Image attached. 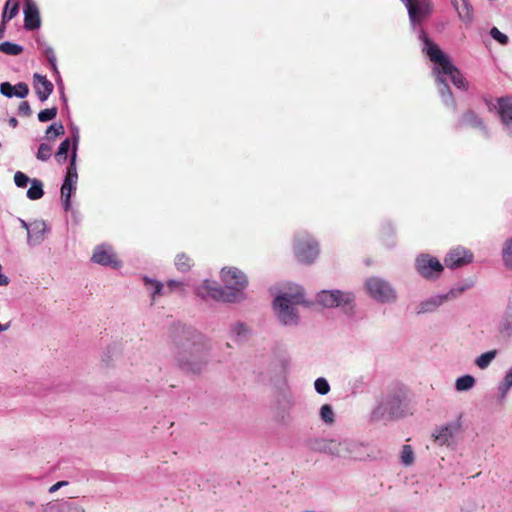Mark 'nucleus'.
Wrapping results in <instances>:
<instances>
[{"label": "nucleus", "mask_w": 512, "mask_h": 512, "mask_svg": "<svg viewBox=\"0 0 512 512\" xmlns=\"http://www.w3.org/2000/svg\"><path fill=\"white\" fill-rule=\"evenodd\" d=\"M419 39L423 41V51L434 63L433 73L436 77L438 90L445 105L454 106L452 94L447 85V78L460 89L466 88V81L460 71L451 63L449 57L441 49L432 43L422 29L418 30Z\"/></svg>", "instance_id": "nucleus-1"}, {"label": "nucleus", "mask_w": 512, "mask_h": 512, "mask_svg": "<svg viewBox=\"0 0 512 512\" xmlns=\"http://www.w3.org/2000/svg\"><path fill=\"white\" fill-rule=\"evenodd\" d=\"M223 288L216 282L203 281L196 289L198 296L226 303H240L247 298L245 292L249 281L247 275L236 267H224L220 272Z\"/></svg>", "instance_id": "nucleus-2"}, {"label": "nucleus", "mask_w": 512, "mask_h": 512, "mask_svg": "<svg viewBox=\"0 0 512 512\" xmlns=\"http://www.w3.org/2000/svg\"><path fill=\"white\" fill-rule=\"evenodd\" d=\"M308 307L304 291L300 286L290 287L281 291L274 298L272 309L280 325L284 327H297L301 323L299 307Z\"/></svg>", "instance_id": "nucleus-3"}, {"label": "nucleus", "mask_w": 512, "mask_h": 512, "mask_svg": "<svg viewBox=\"0 0 512 512\" xmlns=\"http://www.w3.org/2000/svg\"><path fill=\"white\" fill-rule=\"evenodd\" d=\"M186 334L185 340L177 343V363L185 372L200 373L208 363L202 343L203 337L195 331H187Z\"/></svg>", "instance_id": "nucleus-4"}, {"label": "nucleus", "mask_w": 512, "mask_h": 512, "mask_svg": "<svg viewBox=\"0 0 512 512\" xmlns=\"http://www.w3.org/2000/svg\"><path fill=\"white\" fill-rule=\"evenodd\" d=\"M364 289L367 295L377 303L392 304L398 299L396 289L389 281L381 277H368L364 281Z\"/></svg>", "instance_id": "nucleus-5"}, {"label": "nucleus", "mask_w": 512, "mask_h": 512, "mask_svg": "<svg viewBox=\"0 0 512 512\" xmlns=\"http://www.w3.org/2000/svg\"><path fill=\"white\" fill-rule=\"evenodd\" d=\"M316 301L325 308L339 307L347 312L352 310L355 296L349 291L322 290L317 294Z\"/></svg>", "instance_id": "nucleus-6"}, {"label": "nucleus", "mask_w": 512, "mask_h": 512, "mask_svg": "<svg viewBox=\"0 0 512 512\" xmlns=\"http://www.w3.org/2000/svg\"><path fill=\"white\" fill-rule=\"evenodd\" d=\"M334 457L364 461L369 457L367 453V446L354 439L345 438L342 440H335Z\"/></svg>", "instance_id": "nucleus-7"}, {"label": "nucleus", "mask_w": 512, "mask_h": 512, "mask_svg": "<svg viewBox=\"0 0 512 512\" xmlns=\"http://www.w3.org/2000/svg\"><path fill=\"white\" fill-rule=\"evenodd\" d=\"M294 254L301 263L310 264L319 255L317 241L307 233H299L294 238Z\"/></svg>", "instance_id": "nucleus-8"}, {"label": "nucleus", "mask_w": 512, "mask_h": 512, "mask_svg": "<svg viewBox=\"0 0 512 512\" xmlns=\"http://www.w3.org/2000/svg\"><path fill=\"white\" fill-rule=\"evenodd\" d=\"M400 404L401 399L397 394L390 393L382 396L371 412V419L373 421H380L397 415Z\"/></svg>", "instance_id": "nucleus-9"}, {"label": "nucleus", "mask_w": 512, "mask_h": 512, "mask_svg": "<svg viewBox=\"0 0 512 512\" xmlns=\"http://www.w3.org/2000/svg\"><path fill=\"white\" fill-rule=\"evenodd\" d=\"M401 2L407 9L409 21L414 30H417L432 13L430 0H405Z\"/></svg>", "instance_id": "nucleus-10"}, {"label": "nucleus", "mask_w": 512, "mask_h": 512, "mask_svg": "<svg viewBox=\"0 0 512 512\" xmlns=\"http://www.w3.org/2000/svg\"><path fill=\"white\" fill-rule=\"evenodd\" d=\"M415 269L421 277L427 280H436L442 274L444 266L436 257L420 254L415 259Z\"/></svg>", "instance_id": "nucleus-11"}, {"label": "nucleus", "mask_w": 512, "mask_h": 512, "mask_svg": "<svg viewBox=\"0 0 512 512\" xmlns=\"http://www.w3.org/2000/svg\"><path fill=\"white\" fill-rule=\"evenodd\" d=\"M494 108L500 118L503 131L512 138V96L497 98Z\"/></svg>", "instance_id": "nucleus-12"}, {"label": "nucleus", "mask_w": 512, "mask_h": 512, "mask_svg": "<svg viewBox=\"0 0 512 512\" xmlns=\"http://www.w3.org/2000/svg\"><path fill=\"white\" fill-rule=\"evenodd\" d=\"M91 260L103 266H111L113 268L121 266V262L118 260L113 248L106 244L99 245L94 249Z\"/></svg>", "instance_id": "nucleus-13"}, {"label": "nucleus", "mask_w": 512, "mask_h": 512, "mask_svg": "<svg viewBox=\"0 0 512 512\" xmlns=\"http://www.w3.org/2000/svg\"><path fill=\"white\" fill-rule=\"evenodd\" d=\"M460 429L458 423H448L434 431V441L440 446H451L455 444V437Z\"/></svg>", "instance_id": "nucleus-14"}, {"label": "nucleus", "mask_w": 512, "mask_h": 512, "mask_svg": "<svg viewBox=\"0 0 512 512\" xmlns=\"http://www.w3.org/2000/svg\"><path fill=\"white\" fill-rule=\"evenodd\" d=\"M472 259L471 252L463 247H456L447 253L444 263L448 268L454 269L470 263Z\"/></svg>", "instance_id": "nucleus-15"}, {"label": "nucleus", "mask_w": 512, "mask_h": 512, "mask_svg": "<svg viewBox=\"0 0 512 512\" xmlns=\"http://www.w3.org/2000/svg\"><path fill=\"white\" fill-rule=\"evenodd\" d=\"M447 301L445 294L431 295L416 305L415 312L417 315L434 313Z\"/></svg>", "instance_id": "nucleus-16"}, {"label": "nucleus", "mask_w": 512, "mask_h": 512, "mask_svg": "<svg viewBox=\"0 0 512 512\" xmlns=\"http://www.w3.org/2000/svg\"><path fill=\"white\" fill-rule=\"evenodd\" d=\"M497 331L503 338L512 337V296L508 298L505 310L497 323Z\"/></svg>", "instance_id": "nucleus-17"}, {"label": "nucleus", "mask_w": 512, "mask_h": 512, "mask_svg": "<svg viewBox=\"0 0 512 512\" xmlns=\"http://www.w3.org/2000/svg\"><path fill=\"white\" fill-rule=\"evenodd\" d=\"M49 228L45 221L35 220L32 222V226L27 234V243L29 246L40 245L46 236Z\"/></svg>", "instance_id": "nucleus-18"}, {"label": "nucleus", "mask_w": 512, "mask_h": 512, "mask_svg": "<svg viewBox=\"0 0 512 512\" xmlns=\"http://www.w3.org/2000/svg\"><path fill=\"white\" fill-rule=\"evenodd\" d=\"M335 440L325 437H313L307 440V447L309 450L317 453H325L334 455Z\"/></svg>", "instance_id": "nucleus-19"}, {"label": "nucleus", "mask_w": 512, "mask_h": 512, "mask_svg": "<svg viewBox=\"0 0 512 512\" xmlns=\"http://www.w3.org/2000/svg\"><path fill=\"white\" fill-rule=\"evenodd\" d=\"M79 139H80L79 130H78V128H74L73 135H72V140H73L72 154H71L70 164H69V167L67 169V173H66V176L64 179L65 182H70V183H74V184H77V180H78V174H77V169H76V157H77V148H78V144H79Z\"/></svg>", "instance_id": "nucleus-20"}, {"label": "nucleus", "mask_w": 512, "mask_h": 512, "mask_svg": "<svg viewBox=\"0 0 512 512\" xmlns=\"http://www.w3.org/2000/svg\"><path fill=\"white\" fill-rule=\"evenodd\" d=\"M40 15L37 5L32 0L25 1L24 8V26L28 30H34L40 27Z\"/></svg>", "instance_id": "nucleus-21"}, {"label": "nucleus", "mask_w": 512, "mask_h": 512, "mask_svg": "<svg viewBox=\"0 0 512 512\" xmlns=\"http://www.w3.org/2000/svg\"><path fill=\"white\" fill-rule=\"evenodd\" d=\"M34 87L40 101L44 102L53 92V84L43 75L35 73L33 76Z\"/></svg>", "instance_id": "nucleus-22"}, {"label": "nucleus", "mask_w": 512, "mask_h": 512, "mask_svg": "<svg viewBox=\"0 0 512 512\" xmlns=\"http://www.w3.org/2000/svg\"><path fill=\"white\" fill-rule=\"evenodd\" d=\"M0 93L5 97L12 98H25L29 93V88L26 83L20 82L15 86L9 82H3L0 84Z\"/></svg>", "instance_id": "nucleus-23"}, {"label": "nucleus", "mask_w": 512, "mask_h": 512, "mask_svg": "<svg viewBox=\"0 0 512 512\" xmlns=\"http://www.w3.org/2000/svg\"><path fill=\"white\" fill-rule=\"evenodd\" d=\"M143 281H144V284H145L147 290L151 294V299L153 302L157 301V299L159 297L167 294L165 285L163 283H161L160 281L151 279L149 277H144Z\"/></svg>", "instance_id": "nucleus-24"}, {"label": "nucleus", "mask_w": 512, "mask_h": 512, "mask_svg": "<svg viewBox=\"0 0 512 512\" xmlns=\"http://www.w3.org/2000/svg\"><path fill=\"white\" fill-rule=\"evenodd\" d=\"M453 5L460 19H462L465 22H470L472 20L473 10L471 5L466 0H454Z\"/></svg>", "instance_id": "nucleus-25"}, {"label": "nucleus", "mask_w": 512, "mask_h": 512, "mask_svg": "<svg viewBox=\"0 0 512 512\" xmlns=\"http://www.w3.org/2000/svg\"><path fill=\"white\" fill-rule=\"evenodd\" d=\"M250 332V328L243 322H235L229 327L230 336L236 340L246 339Z\"/></svg>", "instance_id": "nucleus-26"}, {"label": "nucleus", "mask_w": 512, "mask_h": 512, "mask_svg": "<svg viewBox=\"0 0 512 512\" xmlns=\"http://www.w3.org/2000/svg\"><path fill=\"white\" fill-rule=\"evenodd\" d=\"M76 185L77 184L64 181L61 186V200L65 211H69L71 209L70 198L72 193L76 190Z\"/></svg>", "instance_id": "nucleus-27"}, {"label": "nucleus", "mask_w": 512, "mask_h": 512, "mask_svg": "<svg viewBox=\"0 0 512 512\" xmlns=\"http://www.w3.org/2000/svg\"><path fill=\"white\" fill-rule=\"evenodd\" d=\"M320 420L327 426H332L335 423L336 415L332 405L323 404L319 409Z\"/></svg>", "instance_id": "nucleus-28"}, {"label": "nucleus", "mask_w": 512, "mask_h": 512, "mask_svg": "<svg viewBox=\"0 0 512 512\" xmlns=\"http://www.w3.org/2000/svg\"><path fill=\"white\" fill-rule=\"evenodd\" d=\"M476 380L472 375H463L456 379L455 389L458 392H465L471 390L475 386Z\"/></svg>", "instance_id": "nucleus-29"}, {"label": "nucleus", "mask_w": 512, "mask_h": 512, "mask_svg": "<svg viewBox=\"0 0 512 512\" xmlns=\"http://www.w3.org/2000/svg\"><path fill=\"white\" fill-rule=\"evenodd\" d=\"M30 184H31V186L27 191V197L30 200H38V199L42 198V196L44 195L42 181L34 178L30 181Z\"/></svg>", "instance_id": "nucleus-30"}, {"label": "nucleus", "mask_w": 512, "mask_h": 512, "mask_svg": "<svg viewBox=\"0 0 512 512\" xmlns=\"http://www.w3.org/2000/svg\"><path fill=\"white\" fill-rule=\"evenodd\" d=\"M501 255L506 269L512 270V237L506 239L503 243Z\"/></svg>", "instance_id": "nucleus-31"}, {"label": "nucleus", "mask_w": 512, "mask_h": 512, "mask_svg": "<svg viewBox=\"0 0 512 512\" xmlns=\"http://www.w3.org/2000/svg\"><path fill=\"white\" fill-rule=\"evenodd\" d=\"M498 351L497 350H490L485 353H482L475 359V364L478 368L481 370H484L489 367V365L492 363V361L497 356Z\"/></svg>", "instance_id": "nucleus-32"}, {"label": "nucleus", "mask_w": 512, "mask_h": 512, "mask_svg": "<svg viewBox=\"0 0 512 512\" xmlns=\"http://www.w3.org/2000/svg\"><path fill=\"white\" fill-rule=\"evenodd\" d=\"M175 266L178 271L187 272L193 266V260L185 253H179L175 258Z\"/></svg>", "instance_id": "nucleus-33"}, {"label": "nucleus", "mask_w": 512, "mask_h": 512, "mask_svg": "<svg viewBox=\"0 0 512 512\" xmlns=\"http://www.w3.org/2000/svg\"><path fill=\"white\" fill-rule=\"evenodd\" d=\"M462 124L484 130L483 121L473 112H467L462 117Z\"/></svg>", "instance_id": "nucleus-34"}, {"label": "nucleus", "mask_w": 512, "mask_h": 512, "mask_svg": "<svg viewBox=\"0 0 512 512\" xmlns=\"http://www.w3.org/2000/svg\"><path fill=\"white\" fill-rule=\"evenodd\" d=\"M511 388H512V373L507 371L503 380L498 385L499 399L504 400Z\"/></svg>", "instance_id": "nucleus-35"}, {"label": "nucleus", "mask_w": 512, "mask_h": 512, "mask_svg": "<svg viewBox=\"0 0 512 512\" xmlns=\"http://www.w3.org/2000/svg\"><path fill=\"white\" fill-rule=\"evenodd\" d=\"M18 12V2L13 0H7L2 15V21L5 24L16 16Z\"/></svg>", "instance_id": "nucleus-36"}, {"label": "nucleus", "mask_w": 512, "mask_h": 512, "mask_svg": "<svg viewBox=\"0 0 512 512\" xmlns=\"http://www.w3.org/2000/svg\"><path fill=\"white\" fill-rule=\"evenodd\" d=\"M22 51H23V47L18 44H15V43H12L9 41L0 43V52H2L4 54L17 56V55L21 54Z\"/></svg>", "instance_id": "nucleus-37"}, {"label": "nucleus", "mask_w": 512, "mask_h": 512, "mask_svg": "<svg viewBox=\"0 0 512 512\" xmlns=\"http://www.w3.org/2000/svg\"><path fill=\"white\" fill-rule=\"evenodd\" d=\"M39 44H40V46H42L43 54L47 58L52 70L58 74V68L56 65V56H55L53 48L45 43H39Z\"/></svg>", "instance_id": "nucleus-38"}, {"label": "nucleus", "mask_w": 512, "mask_h": 512, "mask_svg": "<svg viewBox=\"0 0 512 512\" xmlns=\"http://www.w3.org/2000/svg\"><path fill=\"white\" fill-rule=\"evenodd\" d=\"M70 140L69 139H65L59 146L58 148V151L55 155L56 157V160L59 162V163H63L66 161L67 159V154H68V151L70 149Z\"/></svg>", "instance_id": "nucleus-39"}, {"label": "nucleus", "mask_w": 512, "mask_h": 512, "mask_svg": "<svg viewBox=\"0 0 512 512\" xmlns=\"http://www.w3.org/2000/svg\"><path fill=\"white\" fill-rule=\"evenodd\" d=\"M400 459H401V462L405 466H409V465L413 464V462H414V452H413L411 446H409V445H404L403 446L402 451H401Z\"/></svg>", "instance_id": "nucleus-40"}, {"label": "nucleus", "mask_w": 512, "mask_h": 512, "mask_svg": "<svg viewBox=\"0 0 512 512\" xmlns=\"http://www.w3.org/2000/svg\"><path fill=\"white\" fill-rule=\"evenodd\" d=\"M314 388L316 392L320 395H326L330 391V385L328 381L323 377H319L315 380Z\"/></svg>", "instance_id": "nucleus-41"}, {"label": "nucleus", "mask_w": 512, "mask_h": 512, "mask_svg": "<svg viewBox=\"0 0 512 512\" xmlns=\"http://www.w3.org/2000/svg\"><path fill=\"white\" fill-rule=\"evenodd\" d=\"M64 134V126L61 123H52L46 129V137L48 139H52L53 137H57Z\"/></svg>", "instance_id": "nucleus-42"}, {"label": "nucleus", "mask_w": 512, "mask_h": 512, "mask_svg": "<svg viewBox=\"0 0 512 512\" xmlns=\"http://www.w3.org/2000/svg\"><path fill=\"white\" fill-rule=\"evenodd\" d=\"M490 36L501 45H507L509 38L502 33L497 27H492L489 32Z\"/></svg>", "instance_id": "nucleus-43"}, {"label": "nucleus", "mask_w": 512, "mask_h": 512, "mask_svg": "<svg viewBox=\"0 0 512 512\" xmlns=\"http://www.w3.org/2000/svg\"><path fill=\"white\" fill-rule=\"evenodd\" d=\"M57 115V108L52 107L44 109L38 113V120L40 122H47L53 120Z\"/></svg>", "instance_id": "nucleus-44"}, {"label": "nucleus", "mask_w": 512, "mask_h": 512, "mask_svg": "<svg viewBox=\"0 0 512 512\" xmlns=\"http://www.w3.org/2000/svg\"><path fill=\"white\" fill-rule=\"evenodd\" d=\"M65 501H51L43 507V512H65Z\"/></svg>", "instance_id": "nucleus-45"}, {"label": "nucleus", "mask_w": 512, "mask_h": 512, "mask_svg": "<svg viewBox=\"0 0 512 512\" xmlns=\"http://www.w3.org/2000/svg\"><path fill=\"white\" fill-rule=\"evenodd\" d=\"M469 288H470V285L456 286V287L451 288L447 293H445V296H447L448 301L453 300V299L458 298Z\"/></svg>", "instance_id": "nucleus-46"}, {"label": "nucleus", "mask_w": 512, "mask_h": 512, "mask_svg": "<svg viewBox=\"0 0 512 512\" xmlns=\"http://www.w3.org/2000/svg\"><path fill=\"white\" fill-rule=\"evenodd\" d=\"M51 146L48 144L42 143L40 144L37 152V158L41 161H46L51 157Z\"/></svg>", "instance_id": "nucleus-47"}, {"label": "nucleus", "mask_w": 512, "mask_h": 512, "mask_svg": "<svg viewBox=\"0 0 512 512\" xmlns=\"http://www.w3.org/2000/svg\"><path fill=\"white\" fill-rule=\"evenodd\" d=\"M32 179H30L26 174L23 172L17 171L14 175V182L15 185L19 188H24L27 186L28 183H30Z\"/></svg>", "instance_id": "nucleus-48"}, {"label": "nucleus", "mask_w": 512, "mask_h": 512, "mask_svg": "<svg viewBox=\"0 0 512 512\" xmlns=\"http://www.w3.org/2000/svg\"><path fill=\"white\" fill-rule=\"evenodd\" d=\"M184 286V283L181 282V281H176V280H170L167 282L166 286H165V289H166V292L167 294L174 291V290H177V289H182Z\"/></svg>", "instance_id": "nucleus-49"}, {"label": "nucleus", "mask_w": 512, "mask_h": 512, "mask_svg": "<svg viewBox=\"0 0 512 512\" xmlns=\"http://www.w3.org/2000/svg\"><path fill=\"white\" fill-rule=\"evenodd\" d=\"M18 113L21 116H30L32 114L31 107L27 101H23L18 108Z\"/></svg>", "instance_id": "nucleus-50"}, {"label": "nucleus", "mask_w": 512, "mask_h": 512, "mask_svg": "<svg viewBox=\"0 0 512 512\" xmlns=\"http://www.w3.org/2000/svg\"><path fill=\"white\" fill-rule=\"evenodd\" d=\"M65 512H85V509L82 508L81 506L73 503V502H69V501H65Z\"/></svg>", "instance_id": "nucleus-51"}, {"label": "nucleus", "mask_w": 512, "mask_h": 512, "mask_svg": "<svg viewBox=\"0 0 512 512\" xmlns=\"http://www.w3.org/2000/svg\"><path fill=\"white\" fill-rule=\"evenodd\" d=\"M68 485V482L67 481H59L57 483H55L54 485H52L50 488H49V493L53 494L55 493L56 491H58L60 488L62 487H65Z\"/></svg>", "instance_id": "nucleus-52"}, {"label": "nucleus", "mask_w": 512, "mask_h": 512, "mask_svg": "<svg viewBox=\"0 0 512 512\" xmlns=\"http://www.w3.org/2000/svg\"><path fill=\"white\" fill-rule=\"evenodd\" d=\"M19 222H20V224H21V227H22V228H24V229L27 231V233H28V232H29V230H30V228H31V226H32V222H31V223H27V222H26L25 220H23V219H19Z\"/></svg>", "instance_id": "nucleus-53"}, {"label": "nucleus", "mask_w": 512, "mask_h": 512, "mask_svg": "<svg viewBox=\"0 0 512 512\" xmlns=\"http://www.w3.org/2000/svg\"><path fill=\"white\" fill-rule=\"evenodd\" d=\"M9 124H10V126H12L13 128H15V127L17 126V124H18V121H17V119H16V118H10V119H9Z\"/></svg>", "instance_id": "nucleus-54"}, {"label": "nucleus", "mask_w": 512, "mask_h": 512, "mask_svg": "<svg viewBox=\"0 0 512 512\" xmlns=\"http://www.w3.org/2000/svg\"><path fill=\"white\" fill-rule=\"evenodd\" d=\"M4 32H5V24L2 23L0 25V39L4 37Z\"/></svg>", "instance_id": "nucleus-55"}, {"label": "nucleus", "mask_w": 512, "mask_h": 512, "mask_svg": "<svg viewBox=\"0 0 512 512\" xmlns=\"http://www.w3.org/2000/svg\"><path fill=\"white\" fill-rule=\"evenodd\" d=\"M7 329H8V325H3L0 323V333L6 331Z\"/></svg>", "instance_id": "nucleus-56"}]
</instances>
